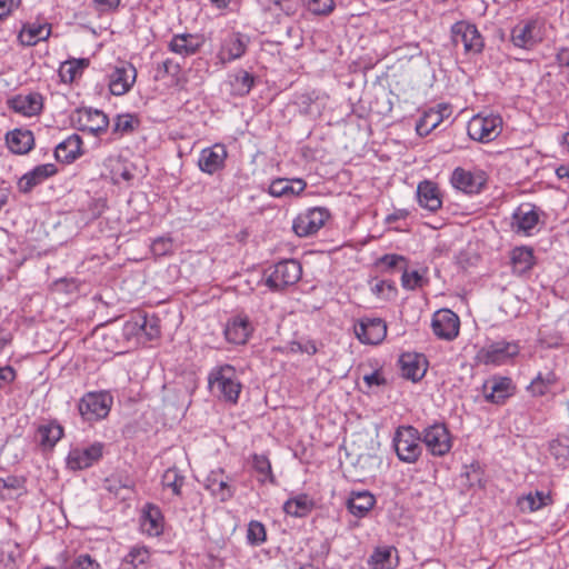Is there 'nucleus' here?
<instances>
[{
	"label": "nucleus",
	"mask_w": 569,
	"mask_h": 569,
	"mask_svg": "<svg viewBox=\"0 0 569 569\" xmlns=\"http://www.w3.org/2000/svg\"><path fill=\"white\" fill-rule=\"evenodd\" d=\"M431 328L433 333L443 340H452L459 333V317L449 309H440L433 313Z\"/></svg>",
	"instance_id": "nucleus-17"
},
{
	"label": "nucleus",
	"mask_w": 569,
	"mask_h": 569,
	"mask_svg": "<svg viewBox=\"0 0 569 569\" xmlns=\"http://www.w3.org/2000/svg\"><path fill=\"white\" fill-rule=\"evenodd\" d=\"M208 388L212 396L224 402L238 403L242 383L236 368L231 365H218L208 373Z\"/></svg>",
	"instance_id": "nucleus-1"
},
{
	"label": "nucleus",
	"mask_w": 569,
	"mask_h": 569,
	"mask_svg": "<svg viewBox=\"0 0 569 569\" xmlns=\"http://www.w3.org/2000/svg\"><path fill=\"white\" fill-rule=\"evenodd\" d=\"M515 393V385L508 377L493 376L483 383V395L491 403H502Z\"/></svg>",
	"instance_id": "nucleus-21"
},
{
	"label": "nucleus",
	"mask_w": 569,
	"mask_h": 569,
	"mask_svg": "<svg viewBox=\"0 0 569 569\" xmlns=\"http://www.w3.org/2000/svg\"><path fill=\"white\" fill-rule=\"evenodd\" d=\"M10 108L24 117H33L41 112L43 98L38 92L18 94L9 101Z\"/></svg>",
	"instance_id": "nucleus-27"
},
{
	"label": "nucleus",
	"mask_w": 569,
	"mask_h": 569,
	"mask_svg": "<svg viewBox=\"0 0 569 569\" xmlns=\"http://www.w3.org/2000/svg\"><path fill=\"white\" fill-rule=\"evenodd\" d=\"M417 199L421 208L435 212L442 206V198L438 186L430 181L423 180L417 187Z\"/></svg>",
	"instance_id": "nucleus-29"
},
{
	"label": "nucleus",
	"mask_w": 569,
	"mask_h": 569,
	"mask_svg": "<svg viewBox=\"0 0 569 569\" xmlns=\"http://www.w3.org/2000/svg\"><path fill=\"white\" fill-rule=\"evenodd\" d=\"M556 174L559 179L569 178V166H559L556 169Z\"/></svg>",
	"instance_id": "nucleus-64"
},
{
	"label": "nucleus",
	"mask_w": 569,
	"mask_h": 569,
	"mask_svg": "<svg viewBox=\"0 0 569 569\" xmlns=\"http://www.w3.org/2000/svg\"><path fill=\"white\" fill-rule=\"evenodd\" d=\"M329 217L330 212L326 208H310L295 218L292 229L298 237H308L317 233Z\"/></svg>",
	"instance_id": "nucleus-10"
},
{
	"label": "nucleus",
	"mask_w": 569,
	"mask_h": 569,
	"mask_svg": "<svg viewBox=\"0 0 569 569\" xmlns=\"http://www.w3.org/2000/svg\"><path fill=\"white\" fill-rule=\"evenodd\" d=\"M204 488L219 501H229L236 492L231 479L223 469H216L209 472L204 481Z\"/></svg>",
	"instance_id": "nucleus-18"
},
{
	"label": "nucleus",
	"mask_w": 569,
	"mask_h": 569,
	"mask_svg": "<svg viewBox=\"0 0 569 569\" xmlns=\"http://www.w3.org/2000/svg\"><path fill=\"white\" fill-rule=\"evenodd\" d=\"M363 382L368 388L380 387L387 383V380L382 373V370H373L370 373L363 375Z\"/></svg>",
	"instance_id": "nucleus-57"
},
{
	"label": "nucleus",
	"mask_w": 569,
	"mask_h": 569,
	"mask_svg": "<svg viewBox=\"0 0 569 569\" xmlns=\"http://www.w3.org/2000/svg\"><path fill=\"white\" fill-rule=\"evenodd\" d=\"M252 468L258 473V481L264 483L269 481L270 483L276 482V478L272 473V468L269 458L266 455H257L252 456Z\"/></svg>",
	"instance_id": "nucleus-42"
},
{
	"label": "nucleus",
	"mask_w": 569,
	"mask_h": 569,
	"mask_svg": "<svg viewBox=\"0 0 569 569\" xmlns=\"http://www.w3.org/2000/svg\"><path fill=\"white\" fill-rule=\"evenodd\" d=\"M16 370L10 366L0 367V388L16 379Z\"/></svg>",
	"instance_id": "nucleus-61"
},
{
	"label": "nucleus",
	"mask_w": 569,
	"mask_h": 569,
	"mask_svg": "<svg viewBox=\"0 0 569 569\" xmlns=\"http://www.w3.org/2000/svg\"><path fill=\"white\" fill-rule=\"evenodd\" d=\"M73 126L80 131H87L93 136H100L109 127L108 116L98 109L79 108L71 116Z\"/></svg>",
	"instance_id": "nucleus-9"
},
{
	"label": "nucleus",
	"mask_w": 569,
	"mask_h": 569,
	"mask_svg": "<svg viewBox=\"0 0 569 569\" xmlns=\"http://www.w3.org/2000/svg\"><path fill=\"white\" fill-rule=\"evenodd\" d=\"M181 71V67L178 62L172 59H166L162 63L158 64L156 69L154 79L161 80L166 77H171L173 79L178 78Z\"/></svg>",
	"instance_id": "nucleus-52"
},
{
	"label": "nucleus",
	"mask_w": 569,
	"mask_h": 569,
	"mask_svg": "<svg viewBox=\"0 0 569 569\" xmlns=\"http://www.w3.org/2000/svg\"><path fill=\"white\" fill-rule=\"evenodd\" d=\"M393 447L399 460L415 463L422 453L421 436L412 426H400L393 437Z\"/></svg>",
	"instance_id": "nucleus-2"
},
{
	"label": "nucleus",
	"mask_w": 569,
	"mask_h": 569,
	"mask_svg": "<svg viewBox=\"0 0 569 569\" xmlns=\"http://www.w3.org/2000/svg\"><path fill=\"white\" fill-rule=\"evenodd\" d=\"M550 452L557 460H569V437L559 436L550 442Z\"/></svg>",
	"instance_id": "nucleus-51"
},
{
	"label": "nucleus",
	"mask_w": 569,
	"mask_h": 569,
	"mask_svg": "<svg viewBox=\"0 0 569 569\" xmlns=\"http://www.w3.org/2000/svg\"><path fill=\"white\" fill-rule=\"evenodd\" d=\"M451 38L456 46L462 44L466 53H480L485 47V40L478 28L466 20L458 21L451 27Z\"/></svg>",
	"instance_id": "nucleus-8"
},
{
	"label": "nucleus",
	"mask_w": 569,
	"mask_h": 569,
	"mask_svg": "<svg viewBox=\"0 0 569 569\" xmlns=\"http://www.w3.org/2000/svg\"><path fill=\"white\" fill-rule=\"evenodd\" d=\"M309 10L315 14H327L333 9L332 0H310Z\"/></svg>",
	"instance_id": "nucleus-56"
},
{
	"label": "nucleus",
	"mask_w": 569,
	"mask_h": 569,
	"mask_svg": "<svg viewBox=\"0 0 569 569\" xmlns=\"http://www.w3.org/2000/svg\"><path fill=\"white\" fill-rule=\"evenodd\" d=\"M51 36V24L43 22L23 23L18 40L22 46L32 47L40 41L47 40Z\"/></svg>",
	"instance_id": "nucleus-30"
},
{
	"label": "nucleus",
	"mask_w": 569,
	"mask_h": 569,
	"mask_svg": "<svg viewBox=\"0 0 569 569\" xmlns=\"http://www.w3.org/2000/svg\"><path fill=\"white\" fill-rule=\"evenodd\" d=\"M557 62L562 67H569V48H560L557 52Z\"/></svg>",
	"instance_id": "nucleus-63"
},
{
	"label": "nucleus",
	"mask_w": 569,
	"mask_h": 569,
	"mask_svg": "<svg viewBox=\"0 0 569 569\" xmlns=\"http://www.w3.org/2000/svg\"><path fill=\"white\" fill-rule=\"evenodd\" d=\"M148 323V317L143 315H137L124 322L122 328L123 337L128 340L143 336L146 325Z\"/></svg>",
	"instance_id": "nucleus-44"
},
{
	"label": "nucleus",
	"mask_w": 569,
	"mask_h": 569,
	"mask_svg": "<svg viewBox=\"0 0 569 569\" xmlns=\"http://www.w3.org/2000/svg\"><path fill=\"white\" fill-rule=\"evenodd\" d=\"M203 44V37L193 33L174 34L168 43L171 52L189 57L196 54Z\"/></svg>",
	"instance_id": "nucleus-26"
},
{
	"label": "nucleus",
	"mask_w": 569,
	"mask_h": 569,
	"mask_svg": "<svg viewBox=\"0 0 569 569\" xmlns=\"http://www.w3.org/2000/svg\"><path fill=\"white\" fill-rule=\"evenodd\" d=\"M141 532L148 537H159L163 533L164 517L160 508L153 503H146L140 516Z\"/></svg>",
	"instance_id": "nucleus-22"
},
{
	"label": "nucleus",
	"mask_w": 569,
	"mask_h": 569,
	"mask_svg": "<svg viewBox=\"0 0 569 569\" xmlns=\"http://www.w3.org/2000/svg\"><path fill=\"white\" fill-rule=\"evenodd\" d=\"M355 335L361 343L378 345L387 336V325L381 318H361L355 325Z\"/></svg>",
	"instance_id": "nucleus-13"
},
{
	"label": "nucleus",
	"mask_w": 569,
	"mask_h": 569,
	"mask_svg": "<svg viewBox=\"0 0 569 569\" xmlns=\"http://www.w3.org/2000/svg\"><path fill=\"white\" fill-rule=\"evenodd\" d=\"M401 375L413 382L420 381L427 372V359L416 352L402 353L399 358Z\"/></svg>",
	"instance_id": "nucleus-23"
},
{
	"label": "nucleus",
	"mask_w": 569,
	"mask_h": 569,
	"mask_svg": "<svg viewBox=\"0 0 569 569\" xmlns=\"http://www.w3.org/2000/svg\"><path fill=\"white\" fill-rule=\"evenodd\" d=\"M543 39V22L540 19H525L519 21L510 33L515 47L530 50Z\"/></svg>",
	"instance_id": "nucleus-7"
},
{
	"label": "nucleus",
	"mask_w": 569,
	"mask_h": 569,
	"mask_svg": "<svg viewBox=\"0 0 569 569\" xmlns=\"http://www.w3.org/2000/svg\"><path fill=\"white\" fill-rule=\"evenodd\" d=\"M66 569H102L101 565L88 553H81L74 557Z\"/></svg>",
	"instance_id": "nucleus-53"
},
{
	"label": "nucleus",
	"mask_w": 569,
	"mask_h": 569,
	"mask_svg": "<svg viewBox=\"0 0 569 569\" xmlns=\"http://www.w3.org/2000/svg\"><path fill=\"white\" fill-rule=\"evenodd\" d=\"M307 188V182L301 178H277L271 181L268 192L274 198H291L300 196Z\"/></svg>",
	"instance_id": "nucleus-28"
},
{
	"label": "nucleus",
	"mask_w": 569,
	"mask_h": 569,
	"mask_svg": "<svg viewBox=\"0 0 569 569\" xmlns=\"http://www.w3.org/2000/svg\"><path fill=\"white\" fill-rule=\"evenodd\" d=\"M0 557L1 561L4 562L6 566L14 565L16 561L21 557V549L19 543L12 540L2 541L0 546Z\"/></svg>",
	"instance_id": "nucleus-48"
},
{
	"label": "nucleus",
	"mask_w": 569,
	"mask_h": 569,
	"mask_svg": "<svg viewBox=\"0 0 569 569\" xmlns=\"http://www.w3.org/2000/svg\"><path fill=\"white\" fill-rule=\"evenodd\" d=\"M420 436L422 443L431 456L443 457L452 448L451 433L443 422H435L426 427Z\"/></svg>",
	"instance_id": "nucleus-5"
},
{
	"label": "nucleus",
	"mask_w": 569,
	"mask_h": 569,
	"mask_svg": "<svg viewBox=\"0 0 569 569\" xmlns=\"http://www.w3.org/2000/svg\"><path fill=\"white\" fill-rule=\"evenodd\" d=\"M184 476L176 468L167 469L162 475V486L172 490L174 496H181V489L184 485Z\"/></svg>",
	"instance_id": "nucleus-43"
},
{
	"label": "nucleus",
	"mask_w": 569,
	"mask_h": 569,
	"mask_svg": "<svg viewBox=\"0 0 569 569\" xmlns=\"http://www.w3.org/2000/svg\"><path fill=\"white\" fill-rule=\"evenodd\" d=\"M21 485H22L21 480L19 478H17V477L11 476V477L4 478V479L1 478L0 479V496L2 498H4L6 497L4 490L6 489L18 490V489L21 488Z\"/></svg>",
	"instance_id": "nucleus-58"
},
{
	"label": "nucleus",
	"mask_w": 569,
	"mask_h": 569,
	"mask_svg": "<svg viewBox=\"0 0 569 569\" xmlns=\"http://www.w3.org/2000/svg\"><path fill=\"white\" fill-rule=\"evenodd\" d=\"M502 130V119L498 114L473 116L467 126L468 136L482 143L495 140Z\"/></svg>",
	"instance_id": "nucleus-6"
},
{
	"label": "nucleus",
	"mask_w": 569,
	"mask_h": 569,
	"mask_svg": "<svg viewBox=\"0 0 569 569\" xmlns=\"http://www.w3.org/2000/svg\"><path fill=\"white\" fill-rule=\"evenodd\" d=\"M21 0H0V20L6 19L11 12L17 9Z\"/></svg>",
	"instance_id": "nucleus-59"
},
{
	"label": "nucleus",
	"mask_w": 569,
	"mask_h": 569,
	"mask_svg": "<svg viewBox=\"0 0 569 569\" xmlns=\"http://www.w3.org/2000/svg\"><path fill=\"white\" fill-rule=\"evenodd\" d=\"M224 337L233 345H244L253 332V326L247 315L231 317L224 327Z\"/></svg>",
	"instance_id": "nucleus-19"
},
{
	"label": "nucleus",
	"mask_w": 569,
	"mask_h": 569,
	"mask_svg": "<svg viewBox=\"0 0 569 569\" xmlns=\"http://www.w3.org/2000/svg\"><path fill=\"white\" fill-rule=\"evenodd\" d=\"M63 436V428L56 421L40 425L37 439L42 450H51Z\"/></svg>",
	"instance_id": "nucleus-34"
},
{
	"label": "nucleus",
	"mask_w": 569,
	"mask_h": 569,
	"mask_svg": "<svg viewBox=\"0 0 569 569\" xmlns=\"http://www.w3.org/2000/svg\"><path fill=\"white\" fill-rule=\"evenodd\" d=\"M253 77L247 71H239L231 82L234 94L246 96L253 87Z\"/></svg>",
	"instance_id": "nucleus-49"
},
{
	"label": "nucleus",
	"mask_w": 569,
	"mask_h": 569,
	"mask_svg": "<svg viewBox=\"0 0 569 569\" xmlns=\"http://www.w3.org/2000/svg\"><path fill=\"white\" fill-rule=\"evenodd\" d=\"M153 551L142 542L134 543L128 548L127 553L121 559V565L126 569H151Z\"/></svg>",
	"instance_id": "nucleus-24"
},
{
	"label": "nucleus",
	"mask_w": 569,
	"mask_h": 569,
	"mask_svg": "<svg viewBox=\"0 0 569 569\" xmlns=\"http://www.w3.org/2000/svg\"><path fill=\"white\" fill-rule=\"evenodd\" d=\"M160 335V329L157 319L148 318V323L146 325V330H143V336L148 340H152Z\"/></svg>",
	"instance_id": "nucleus-60"
},
{
	"label": "nucleus",
	"mask_w": 569,
	"mask_h": 569,
	"mask_svg": "<svg viewBox=\"0 0 569 569\" xmlns=\"http://www.w3.org/2000/svg\"><path fill=\"white\" fill-rule=\"evenodd\" d=\"M249 38L241 32H230L221 41L217 59L222 63H229L240 59L247 51Z\"/></svg>",
	"instance_id": "nucleus-15"
},
{
	"label": "nucleus",
	"mask_w": 569,
	"mask_h": 569,
	"mask_svg": "<svg viewBox=\"0 0 569 569\" xmlns=\"http://www.w3.org/2000/svg\"><path fill=\"white\" fill-rule=\"evenodd\" d=\"M557 381L558 377L553 371L539 372L528 386V390L532 396L541 397L549 392Z\"/></svg>",
	"instance_id": "nucleus-40"
},
{
	"label": "nucleus",
	"mask_w": 569,
	"mask_h": 569,
	"mask_svg": "<svg viewBox=\"0 0 569 569\" xmlns=\"http://www.w3.org/2000/svg\"><path fill=\"white\" fill-rule=\"evenodd\" d=\"M267 540V530L262 522L251 520L247 528V541L251 546H260Z\"/></svg>",
	"instance_id": "nucleus-46"
},
{
	"label": "nucleus",
	"mask_w": 569,
	"mask_h": 569,
	"mask_svg": "<svg viewBox=\"0 0 569 569\" xmlns=\"http://www.w3.org/2000/svg\"><path fill=\"white\" fill-rule=\"evenodd\" d=\"M98 10L114 11L120 4V0H93Z\"/></svg>",
	"instance_id": "nucleus-62"
},
{
	"label": "nucleus",
	"mask_w": 569,
	"mask_h": 569,
	"mask_svg": "<svg viewBox=\"0 0 569 569\" xmlns=\"http://www.w3.org/2000/svg\"><path fill=\"white\" fill-rule=\"evenodd\" d=\"M511 263L513 271L518 274L529 271L535 264L532 249L528 247L515 248L511 252Z\"/></svg>",
	"instance_id": "nucleus-38"
},
{
	"label": "nucleus",
	"mask_w": 569,
	"mask_h": 569,
	"mask_svg": "<svg viewBox=\"0 0 569 569\" xmlns=\"http://www.w3.org/2000/svg\"><path fill=\"white\" fill-rule=\"evenodd\" d=\"M377 264L383 267L386 270H392L396 268L403 270L407 266V260L403 256L391 253L382 256L378 260Z\"/></svg>",
	"instance_id": "nucleus-54"
},
{
	"label": "nucleus",
	"mask_w": 569,
	"mask_h": 569,
	"mask_svg": "<svg viewBox=\"0 0 569 569\" xmlns=\"http://www.w3.org/2000/svg\"><path fill=\"white\" fill-rule=\"evenodd\" d=\"M302 276V267L295 259H286L273 264L266 272V286L272 291H280L296 284Z\"/></svg>",
	"instance_id": "nucleus-3"
},
{
	"label": "nucleus",
	"mask_w": 569,
	"mask_h": 569,
	"mask_svg": "<svg viewBox=\"0 0 569 569\" xmlns=\"http://www.w3.org/2000/svg\"><path fill=\"white\" fill-rule=\"evenodd\" d=\"M137 79V69L129 62H121L108 74V87L113 96L130 91Z\"/></svg>",
	"instance_id": "nucleus-12"
},
{
	"label": "nucleus",
	"mask_w": 569,
	"mask_h": 569,
	"mask_svg": "<svg viewBox=\"0 0 569 569\" xmlns=\"http://www.w3.org/2000/svg\"><path fill=\"white\" fill-rule=\"evenodd\" d=\"M57 171L53 163L39 164L19 179L18 189L22 193H29L33 188L54 176Z\"/></svg>",
	"instance_id": "nucleus-25"
},
{
	"label": "nucleus",
	"mask_w": 569,
	"mask_h": 569,
	"mask_svg": "<svg viewBox=\"0 0 569 569\" xmlns=\"http://www.w3.org/2000/svg\"><path fill=\"white\" fill-rule=\"evenodd\" d=\"M391 547H379L376 548L370 556L368 563L370 569H392L391 559Z\"/></svg>",
	"instance_id": "nucleus-45"
},
{
	"label": "nucleus",
	"mask_w": 569,
	"mask_h": 569,
	"mask_svg": "<svg viewBox=\"0 0 569 569\" xmlns=\"http://www.w3.org/2000/svg\"><path fill=\"white\" fill-rule=\"evenodd\" d=\"M172 240L168 237L157 238L151 244V251L159 257L168 254L172 251Z\"/></svg>",
	"instance_id": "nucleus-55"
},
{
	"label": "nucleus",
	"mask_w": 569,
	"mask_h": 569,
	"mask_svg": "<svg viewBox=\"0 0 569 569\" xmlns=\"http://www.w3.org/2000/svg\"><path fill=\"white\" fill-rule=\"evenodd\" d=\"M103 446L94 442L86 448L72 449L67 459V465L72 470H82L91 467L102 457Z\"/></svg>",
	"instance_id": "nucleus-20"
},
{
	"label": "nucleus",
	"mask_w": 569,
	"mask_h": 569,
	"mask_svg": "<svg viewBox=\"0 0 569 569\" xmlns=\"http://www.w3.org/2000/svg\"><path fill=\"white\" fill-rule=\"evenodd\" d=\"M87 59H72L61 63L59 68V77L63 83H71L80 77L88 67Z\"/></svg>",
	"instance_id": "nucleus-39"
},
{
	"label": "nucleus",
	"mask_w": 569,
	"mask_h": 569,
	"mask_svg": "<svg viewBox=\"0 0 569 569\" xmlns=\"http://www.w3.org/2000/svg\"><path fill=\"white\" fill-rule=\"evenodd\" d=\"M538 220L539 216L532 208L521 206L512 214V228L517 232L529 234L537 226Z\"/></svg>",
	"instance_id": "nucleus-33"
},
{
	"label": "nucleus",
	"mask_w": 569,
	"mask_h": 569,
	"mask_svg": "<svg viewBox=\"0 0 569 569\" xmlns=\"http://www.w3.org/2000/svg\"><path fill=\"white\" fill-rule=\"evenodd\" d=\"M552 503L550 493L543 491L529 492L518 500V506L523 512H535Z\"/></svg>",
	"instance_id": "nucleus-36"
},
{
	"label": "nucleus",
	"mask_w": 569,
	"mask_h": 569,
	"mask_svg": "<svg viewBox=\"0 0 569 569\" xmlns=\"http://www.w3.org/2000/svg\"><path fill=\"white\" fill-rule=\"evenodd\" d=\"M138 123V119L130 113L118 114L114 119L112 130L120 136L128 134L134 131Z\"/></svg>",
	"instance_id": "nucleus-47"
},
{
	"label": "nucleus",
	"mask_w": 569,
	"mask_h": 569,
	"mask_svg": "<svg viewBox=\"0 0 569 569\" xmlns=\"http://www.w3.org/2000/svg\"><path fill=\"white\" fill-rule=\"evenodd\" d=\"M313 501L307 495H299L283 503V511L296 518L308 516L313 509Z\"/></svg>",
	"instance_id": "nucleus-37"
},
{
	"label": "nucleus",
	"mask_w": 569,
	"mask_h": 569,
	"mask_svg": "<svg viewBox=\"0 0 569 569\" xmlns=\"http://www.w3.org/2000/svg\"><path fill=\"white\" fill-rule=\"evenodd\" d=\"M376 499L369 491L352 492L347 501L348 510L356 517H365L375 506Z\"/></svg>",
	"instance_id": "nucleus-35"
},
{
	"label": "nucleus",
	"mask_w": 569,
	"mask_h": 569,
	"mask_svg": "<svg viewBox=\"0 0 569 569\" xmlns=\"http://www.w3.org/2000/svg\"><path fill=\"white\" fill-rule=\"evenodd\" d=\"M6 141L11 152L26 154L33 148L34 137L30 130L14 129L7 133Z\"/></svg>",
	"instance_id": "nucleus-32"
},
{
	"label": "nucleus",
	"mask_w": 569,
	"mask_h": 569,
	"mask_svg": "<svg viewBox=\"0 0 569 569\" xmlns=\"http://www.w3.org/2000/svg\"><path fill=\"white\" fill-rule=\"evenodd\" d=\"M428 283V280L417 270L409 271L407 266L402 270L401 286L407 290H416Z\"/></svg>",
	"instance_id": "nucleus-50"
},
{
	"label": "nucleus",
	"mask_w": 569,
	"mask_h": 569,
	"mask_svg": "<svg viewBox=\"0 0 569 569\" xmlns=\"http://www.w3.org/2000/svg\"><path fill=\"white\" fill-rule=\"evenodd\" d=\"M519 353V346L509 341H496L483 347L478 358L485 365L500 366L508 362Z\"/></svg>",
	"instance_id": "nucleus-11"
},
{
	"label": "nucleus",
	"mask_w": 569,
	"mask_h": 569,
	"mask_svg": "<svg viewBox=\"0 0 569 569\" xmlns=\"http://www.w3.org/2000/svg\"><path fill=\"white\" fill-rule=\"evenodd\" d=\"M227 158L228 151L226 146L214 143L200 151L198 167L203 173L212 176L224 168Z\"/></svg>",
	"instance_id": "nucleus-16"
},
{
	"label": "nucleus",
	"mask_w": 569,
	"mask_h": 569,
	"mask_svg": "<svg viewBox=\"0 0 569 569\" xmlns=\"http://www.w3.org/2000/svg\"><path fill=\"white\" fill-rule=\"evenodd\" d=\"M443 120V114L439 110L430 109L426 111L416 124V131L419 136H428Z\"/></svg>",
	"instance_id": "nucleus-41"
},
{
	"label": "nucleus",
	"mask_w": 569,
	"mask_h": 569,
	"mask_svg": "<svg viewBox=\"0 0 569 569\" xmlns=\"http://www.w3.org/2000/svg\"><path fill=\"white\" fill-rule=\"evenodd\" d=\"M451 184L453 188L465 193H479L486 184L487 178L482 170H466L456 168L451 174Z\"/></svg>",
	"instance_id": "nucleus-14"
},
{
	"label": "nucleus",
	"mask_w": 569,
	"mask_h": 569,
	"mask_svg": "<svg viewBox=\"0 0 569 569\" xmlns=\"http://www.w3.org/2000/svg\"><path fill=\"white\" fill-rule=\"evenodd\" d=\"M113 398L107 391H91L82 396L78 403L81 418L87 422L104 419L112 407Z\"/></svg>",
	"instance_id": "nucleus-4"
},
{
	"label": "nucleus",
	"mask_w": 569,
	"mask_h": 569,
	"mask_svg": "<svg viewBox=\"0 0 569 569\" xmlns=\"http://www.w3.org/2000/svg\"><path fill=\"white\" fill-rule=\"evenodd\" d=\"M81 147V137L77 133L70 134L56 147V159L64 163H71L82 154Z\"/></svg>",
	"instance_id": "nucleus-31"
}]
</instances>
